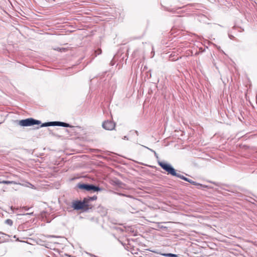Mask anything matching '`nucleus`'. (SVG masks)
Wrapping results in <instances>:
<instances>
[{"mask_svg":"<svg viewBox=\"0 0 257 257\" xmlns=\"http://www.w3.org/2000/svg\"><path fill=\"white\" fill-rule=\"evenodd\" d=\"M13 123L16 126H20L24 128L26 127H33L32 130L40 128L41 120L35 119L34 117H28L21 119L13 120Z\"/></svg>","mask_w":257,"mask_h":257,"instance_id":"obj_1","label":"nucleus"},{"mask_svg":"<svg viewBox=\"0 0 257 257\" xmlns=\"http://www.w3.org/2000/svg\"><path fill=\"white\" fill-rule=\"evenodd\" d=\"M75 189L82 192H88L90 193H98L105 190L102 187L83 181H80L77 183L76 184Z\"/></svg>","mask_w":257,"mask_h":257,"instance_id":"obj_2","label":"nucleus"},{"mask_svg":"<svg viewBox=\"0 0 257 257\" xmlns=\"http://www.w3.org/2000/svg\"><path fill=\"white\" fill-rule=\"evenodd\" d=\"M158 165L166 172L167 175L177 177V170L168 162L165 160H158Z\"/></svg>","mask_w":257,"mask_h":257,"instance_id":"obj_3","label":"nucleus"},{"mask_svg":"<svg viewBox=\"0 0 257 257\" xmlns=\"http://www.w3.org/2000/svg\"><path fill=\"white\" fill-rule=\"evenodd\" d=\"M40 128L43 127H49V126H61L64 127H69L74 130L75 127H78V126H74L71 125L70 123L61 121H48L45 122L41 121V124L40 125Z\"/></svg>","mask_w":257,"mask_h":257,"instance_id":"obj_4","label":"nucleus"},{"mask_svg":"<svg viewBox=\"0 0 257 257\" xmlns=\"http://www.w3.org/2000/svg\"><path fill=\"white\" fill-rule=\"evenodd\" d=\"M84 201H80L78 199L72 200L70 207L68 209L72 208L74 210L79 211L84 207Z\"/></svg>","mask_w":257,"mask_h":257,"instance_id":"obj_5","label":"nucleus"},{"mask_svg":"<svg viewBox=\"0 0 257 257\" xmlns=\"http://www.w3.org/2000/svg\"><path fill=\"white\" fill-rule=\"evenodd\" d=\"M116 125V123L112 119H107L103 121L102 123V127L103 129L107 131L114 130Z\"/></svg>","mask_w":257,"mask_h":257,"instance_id":"obj_6","label":"nucleus"},{"mask_svg":"<svg viewBox=\"0 0 257 257\" xmlns=\"http://www.w3.org/2000/svg\"><path fill=\"white\" fill-rule=\"evenodd\" d=\"M178 178H181L182 179V180H184L186 181H187L188 182H189L190 183H191V184H193L194 185H195L197 186V188L198 189H200L202 187H206V186H204V185H203L200 183H197L195 181H192V180L183 176V175H181L180 174H178Z\"/></svg>","mask_w":257,"mask_h":257,"instance_id":"obj_7","label":"nucleus"},{"mask_svg":"<svg viewBox=\"0 0 257 257\" xmlns=\"http://www.w3.org/2000/svg\"><path fill=\"white\" fill-rule=\"evenodd\" d=\"M111 183L113 186H117L122 189H124L125 186V184L124 183L116 178L112 179Z\"/></svg>","mask_w":257,"mask_h":257,"instance_id":"obj_8","label":"nucleus"},{"mask_svg":"<svg viewBox=\"0 0 257 257\" xmlns=\"http://www.w3.org/2000/svg\"><path fill=\"white\" fill-rule=\"evenodd\" d=\"M168 58L170 61H177V54L175 51H171L168 52Z\"/></svg>","mask_w":257,"mask_h":257,"instance_id":"obj_9","label":"nucleus"},{"mask_svg":"<svg viewBox=\"0 0 257 257\" xmlns=\"http://www.w3.org/2000/svg\"><path fill=\"white\" fill-rule=\"evenodd\" d=\"M84 206L83 209H81V210L83 212H89L91 210H92L93 208H94V206L90 204L89 203L85 201Z\"/></svg>","mask_w":257,"mask_h":257,"instance_id":"obj_10","label":"nucleus"},{"mask_svg":"<svg viewBox=\"0 0 257 257\" xmlns=\"http://www.w3.org/2000/svg\"><path fill=\"white\" fill-rule=\"evenodd\" d=\"M97 212L100 214L101 216H106L107 215V209L106 208H105L101 205H99L97 207Z\"/></svg>","mask_w":257,"mask_h":257,"instance_id":"obj_11","label":"nucleus"},{"mask_svg":"<svg viewBox=\"0 0 257 257\" xmlns=\"http://www.w3.org/2000/svg\"><path fill=\"white\" fill-rule=\"evenodd\" d=\"M3 184L12 185V184H17V183L16 182H15L14 181L4 180Z\"/></svg>","mask_w":257,"mask_h":257,"instance_id":"obj_12","label":"nucleus"},{"mask_svg":"<svg viewBox=\"0 0 257 257\" xmlns=\"http://www.w3.org/2000/svg\"><path fill=\"white\" fill-rule=\"evenodd\" d=\"M163 223L162 222H160V223H158V226L157 227L160 229H162L163 230H165L167 229V227L166 226H164L162 224Z\"/></svg>","mask_w":257,"mask_h":257,"instance_id":"obj_13","label":"nucleus"},{"mask_svg":"<svg viewBox=\"0 0 257 257\" xmlns=\"http://www.w3.org/2000/svg\"><path fill=\"white\" fill-rule=\"evenodd\" d=\"M163 7H164V10L166 11L170 12L172 14H175V13H176V11H175V10H174V9H170L169 8L165 7V6H163Z\"/></svg>","mask_w":257,"mask_h":257,"instance_id":"obj_14","label":"nucleus"},{"mask_svg":"<svg viewBox=\"0 0 257 257\" xmlns=\"http://www.w3.org/2000/svg\"><path fill=\"white\" fill-rule=\"evenodd\" d=\"M5 223L10 226H12L13 224V221L11 219H7L5 221Z\"/></svg>","mask_w":257,"mask_h":257,"instance_id":"obj_15","label":"nucleus"},{"mask_svg":"<svg viewBox=\"0 0 257 257\" xmlns=\"http://www.w3.org/2000/svg\"><path fill=\"white\" fill-rule=\"evenodd\" d=\"M163 255L165 257H177V254L172 253H165Z\"/></svg>","mask_w":257,"mask_h":257,"instance_id":"obj_16","label":"nucleus"},{"mask_svg":"<svg viewBox=\"0 0 257 257\" xmlns=\"http://www.w3.org/2000/svg\"><path fill=\"white\" fill-rule=\"evenodd\" d=\"M115 194H116L120 196L126 197H128V198L131 197L130 195L126 194H125L122 192H117V193H115Z\"/></svg>","mask_w":257,"mask_h":257,"instance_id":"obj_17","label":"nucleus"},{"mask_svg":"<svg viewBox=\"0 0 257 257\" xmlns=\"http://www.w3.org/2000/svg\"><path fill=\"white\" fill-rule=\"evenodd\" d=\"M97 196L96 195H94L92 196L89 197L88 200L90 201H93L97 199Z\"/></svg>","mask_w":257,"mask_h":257,"instance_id":"obj_18","label":"nucleus"},{"mask_svg":"<svg viewBox=\"0 0 257 257\" xmlns=\"http://www.w3.org/2000/svg\"><path fill=\"white\" fill-rule=\"evenodd\" d=\"M54 50L58 51V52H63L65 50V48L63 47H57L54 49Z\"/></svg>","mask_w":257,"mask_h":257,"instance_id":"obj_19","label":"nucleus"},{"mask_svg":"<svg viewBox=\"0 0 257 257\" xmlns=\"http://www.w3.org/2000/svg\"><path fill=\"white\" fill-rule=\"evenodd\" d=\"M19 215H25V216H26V215L34 216L35 215L34 212H31L23 213V214H19Z\"/></svg>","mask_w":257,"mask_h":257,"instance_id":"obj_20","label":"nucleus"},{"mask_svg":"<svg viewBox=\"0 0 257 257\" xmlns=\"http://www.w3.org/2000/svg\"><path fill=\"white\" fill-rule=\"evenodd\" d=\"M94 81V77H93L92 79H91L90 81V89H92V83Z\"/></svg>","mask_w":257,"mask_h":257,"instance_id":"obj_21","label":"nucleus"},{"mask_svg":"<svg viewBox=\"0 0 257 257\" xmlns=\"http://www.w3.org/2000/svg\"><path fill=\"white\" fill-rule=\"evenodd\" d=\"M142 146L147 149H148L149 150H150L151 152H153L154 154L156 153V151H154V150L152 149H150L149 148H148V147H146V146H143L142 145Z\"/></svg>","mask_w":257,"mask_h":257,"instance_id":"obj_22","label":"nucleus"},{"mask_svg":"<svg viewBox=\"0 0 257 257\" xmlns=\"http://www.w3.org/2000/svg\"><path fill=\"white\" fill-rule=\"evenodd\" d=\"M130 133L132 134H136L137 136H139V132L138 131H131Z\"/></svg>","mask_w":257,"mask_h":257,"instance_id":"obj_23","label":"nucleus"},{"mask_svg":"<svg viewBox=\"0 0 257 257\" xmlns=\"http://www.w3.org/2000/svg\"><path fill=\"white\" fill-rule=\"evenodd\" d=\"M154 155H155V158H156V159L157 160V163H158V160H160V159H159V155H158V154L156 152L154 154Z\"/></svg>","mask_w":257,"mask_h":257,"instance_id":"obj_24","label":"nucleus"},{"mask_svg":"<svg viewBox=\"0 0 257 257\" xmlns=\"http://www.w3.org/2000/svg\"><path fill=\"white\" fill-rule=\"evenodd\" d=\"M117 240L123 247H125L126 244L124 242H122L119 239H117Z\"/></svg>","mask_w":257,"mask_h":257,"instance_id":"obj_25","label":"nucleus"},{"mask_svg":"<svg viewBox=\"0 0 257 257\" xmlns=\"http://www.w3.org/2000/svg\"><path fill=\"white\" fill-rule=\"evenodd\" d=\"M172 34L174 35L175 33V26L174 25L171 30Z\"/></svg>","mask_w":257,"mask_h":257,"instance_id":"obj_26","label":"nucleus"},{"mask_svg":"<svg viewBox=\"0 0 257 257\" xmlns=\"http://www.w3.org/2000/svg\"><path fill=\"white\" fill-rule=\"evenodd\" d=\"M84 59V57H81V58H80L78 61V63H77L76 65H78L79 64H80V63H81V61L82 60Z\"/></svg>","mask_w":257,"mask_h":257,"instance_id":"obj_27","label":"nucleus"},{"mask_svg":"<svg viewBox=\"0 0 257 257\" xmlns=\"http://www.w3.org/2000/svg\"><path fill=\"white\" fill-rule=\"evenodd\" d=\"M122 139L124 140H128V137L127 136H124L122 138Z\"/></svg>","mask_w":257,"mask_h":257,"instance_id":"obj_28","label":"nucleus"},{"mask_svg":"<svg viewBox=\"0 0 257 257\" xmlns=\"http://www.w3.org/2000/svg\"><path fill=\"white\" fill-rule=\"evenodd\" d=\"M147 250H148V251H151L152 252H154V253L156 252L155 250H152L151 249H147Z\"/></svg>","mask_w":257,"mask_h":257,"instance_id":"obj_29","label":"nucleus"},{"mask_svg":"<svg viewBox=\"0 0 257 257\" xmlns=\"http://www.w3.org/2000/svg\"><path fill=\"white\" fill-rule=\"evenodd\" d=\"M31 208L25 207V211H28Z\"/></svg>","mask_w":257,"mask_h":257,"instance_id":"obj_30","label":"nucleus"},{"mask_svg":"<svg viewBox=\"0 0 257 257\" xmlns=\"http://www.w3.org/2000/svg\"><path fill=\"white\" fill-rule=\"evenodd\" d=\"M4 180L0 177V184H3Z\"/></svg>","mask_w":257,"mask_h":257,"instance_id":"obj_31","label":"nucleus"},{"mask_svg":"<svg viewBox=\"0 0 257 257\" xmlns=\"http://www.w3.org/2000/svg\"><path fill=\"white\" fill-rule=\"evenodd\" d=\"M112 236H113L115 239H116L117 240V239H118V238H117V237L116 236V235H115V234L112 233Z\"/></svg>","mask_w":257,"mask_h":257,"instance_id":"obj_32","label":"nucleus"},{"mask_svg":"<svg viewBox=\"0 0 257 257\" xmlns=\"http://www.w3.org/2000/svg\"><path fill=\"white\" fill-rule=\"evenodd\" d=\"M229 37L230 39H232L234 38V36L229 35Z\"/></svg>","mask_w":257,"mask_h":257,"instance_id":"obj_33","label":"nucleus"},{"mask_svg":"<svg viewBox=\"0 0 257 257\" xmlns=\"http://www.w3.org/2000/svg\"><path fill=\"white\" fill-rule=\"evenodd\" d=\"M124 249H126V250H129L127 246H126V245L125 244V247H124Z\"/></svg>","mask_w":257,"mask_h":257,"instance_id":"obj_34","label":"nucleus"},{"mask_svg":"<svg viewBox=\"0 0 257 257\" xmlns=\"http://www.w3.org/2000/svg\"><path fill=\"white\" fill-rule=\"evenodd\" d=\"M10 209L11 211H12V212H14V211H13V208H12V206H10Z\"/></svg>","mask_w":257,"mask_h":257,"instance_id":"obj_35","label":"nucleus"},{"mask_svg":"<svg viewBox=\"0 0 257 257\" xmlns=\"http://www.w3.org/2000/svg\"><path fill=\"white\" fill-rule=\"evenodd\" d=\"M106 109H104V108H103V113H105V112H106Z\"/></svg>","mask_w":257,"mask_h":257,"instance_id":"obj_36","label":"nucleus"},{"mask_svg":"<svg viewBox=\"0 0 257 257\" xmlns=\"http://www.w3.org/2000/svg\"><path fill=\"white\" fill-rule=\"evenodd\" d=\"M147 76H148V77H151V73L148 74Z\"/></svg>","mask_w":257,"mask_h":257,"instance_id":"obj_37","label":"nucleus"},{"mask_svg":"<svg viewBox=\"0 0 257 257\" xmlns=\"http://www.w3.org/2000/svg\"><path fill=\"white\" fill-rule=\"evenodd\" d=\"M176 35H174V36H173V38H172V39L171 40L172 41V40H173V39L174 38H176Z\"/></svg>","mask_w":257,"mask_h":257,"instance_id":"obj_38","label":"nucleus"},{"mask_svg":"<svg viewBox=\"0 0 257 257\" xmlns=\"http://www.w3.org/2000/svg\"><path fill=\"white\" fill-rule=\"evenodd\" d=\"M49 237H55V236H54V235H49Z\"/></svg>","mask_w":257,"mask_h":257,"instance_id":"obj_39","label":"nucleus"},{"mask_svg":"<svg viewBox=\"0 0 257 257\" xmlns=\"http://www.w3.org/2000/svg\"><path fill=\"white\" fill-rule=\"evenodd\" d=\"M110 64H111V65H113L114 64V63H112V62H110Z\"/></svg>","mask_w":257,"mask_h":257,"instance_id":"obj_40","label":"nucleus"},{"mask_svg":"<svg viewBox=\"0 0 257 257\" xmlns=\"http://www.w3.org/2000/svg\"><path fill=\"white\" fill-rule=\"evenodd\" d=\"M110 105V103H109V104L107 105V106L109 107Z\"/></svg>","mask_w":257,"mask_h":257,"instance_id":"obj_41","label":"nucleus"},{"mask_svg":"<svg viewBox=\"0 0 257 257\" xmlns=\"http://www.w3.org/2000/svg\"><path fill=\"white\" fill-rule=\"evenodd\" d=\"M14 238H16V235H15L14 236Z\"/></svg>","mask_w":257,"mask_h":257,"instance_id":"obj_42","label":"nucleus"},{"mask_svg":"<svg viewBox=\"0 0 257 257\" xmlns=\"http://www.w3.org/2000/svg\"><path fill=\"white\" fill-rule=\"evenodd\" d=\"M66 131L69 133V131L68 130H66Z\"/></svg>","mask_w":257,"mask_h":257,"instance_id":"obj_43","label":"nucleus"},{"mask_svg":"<svg viewBox=\"0 0 257 257\" xmlns=\"http://www.w3.org/2000/svg\"><path fill=\"white\" fill-rule=\"evenodd\" d=\"M150 167L153 168H154V166H150Z\"/></svg>","mask_w":257,"mask_h":257,"instance_id":"obj_44","label":"nucleus"},{"mask_svg":"<svg viewBox=\"0 0 257 257\" xmlns=\"http://www.w3.org/2000/svg\"><path fill=\"white\" fill-rule=\"evenodd\" d=\"M3 123V122H0V125Z\"/></svg>","mask_w":257,"mask_h":257,"instance_id":"obj_45","label":"nucleus"}]
</instances>
